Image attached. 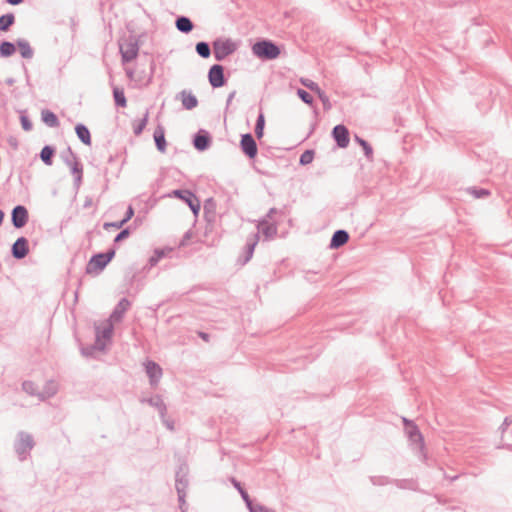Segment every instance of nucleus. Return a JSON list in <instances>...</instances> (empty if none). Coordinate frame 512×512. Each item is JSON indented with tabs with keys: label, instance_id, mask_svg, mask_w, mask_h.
Returning <instances> with one entry per match:
<instances>
[{
	"label": "nucleus",
	"instance_id": "37998d69",
	"mask_svg": "<svg viewBox=\"0 0 512 512\" xmlns=\"http://www.w3.org/2000/svg\"><path fill=\"white\" fill-rule=\"evenodd\" d=\"M315 152L312 149L305 150L299 158V164L300 165H308L310 164L314 159Z\"/></svg>",
	"mask_w": 512,
	"mask_h": 512
},
{
	"label": "nucleus",
	"instance_id": "f03ea898",
	"mask_svg": "<svg viewBox=\"0 0 512 512\" xmlns=\"http://www.w3.org/2000/svg\"><path fill=\"white\" fill-rule=\"evenodd\" d=\"M116 250L115 248H109L106 252L103 253H96L92 255V257L89 259L88 263L86 264L85 271L87 274H94L98 275L100 274L106 266L112 261V259L115 257Z\"/></svg>",
	"mask_w": 512,
	"mask_h": 512
},
{
	"label": "nucleus",
	"instance_id": "a878e982",
	"mask_svg": "<svg viewBox=\"0 0 512 512\" xmlns=\"http://www.w3.org/2000/svg\"><path fill=\"white\" fill-rule=\"evenodd\" d=\"M75 133L78 139L87 146H90L92 143L91 133L88 127L82 123H78L75 126Z\"/></svg>",
	"mask_w": 512,
	"mask_h": 512
},
{
	"label": "nucleus",
	"instance_id": "393cba45",
	"mask_svg": "<svg viewBox=\"0 0 512 512\" xmlns=\"http://www.w3.org/2000/svg\"><path fill=\"white\" fill-rule=\"evenodd\" d=\"M172 252L173 248L171 247L155 249L153 255L148 260L149 267L152 268L156 266L162 258L169 256Z\"/></svg>",
	"mask_w": 512,
	"mask_h": 512
},
{
	"label": "nucleus",
	"instance_id": "a19ab883",
	"mask_svg": "<svg viewBox=\"0 0 512 512\" xmlns=\"http://www.w3.org/2000/svg\"><path fill=\"white\" fill-rule=\"evenodd\" d=\"M22 389L31 396H37L39 394L37 385L30 380H26L22 383Z\"/></svg>",
	"mask_w": 512,
	"mask_h": 512
},
{
	"label": "nucleus",
	"instance_id": "b1692460",
	"mask_svg": "<svg viewBox=\"0 0 512 512\" xmlns=\"http://www.w3.org/2000/svg\"><path fill=\"white\" fill-rule=\"evenodd\" d=\"M16 48L19 49L20 55L24 59H32L34 56V51L28 42V40L24 38H18L16 40Z\"/></svg>",
	"mask_w": 512,
	"mask_h": 512
},
{
	"label": "nucleus",
	"instance_id": "0eeeda50",
	"mask_svg": "<svg viewBox=\"0 0 512 512\" xmlns=\"http://www.w3.org/2000/svg\"><path fill=\"white\" fill-rule=\"evenodd\" d=\"M139 45L138 41L134 37H130L123 44L120 45V53L122 57V63H128L135 59L138 55Z\"/></svg>",
	"mask_w": 512,
	"mask_h": 512
},
{
	"label": "nucleus",
	"instance_id": "7ed1b4c3",
	"mask_svg": "<svg viewBox=\"0 0 512 512\" xmlns=\"http://www.w3.org/2000/svg\"><path fill=\"white\" fill-rule=\"evenodd\" d=\"M252 52L262 60H274L278 58L281 50L280 47L271 40L262 39L252 46Z\"/></svg>",
	"mask_w": 512,
	"mask_h": 512
},
{
	"label": "nucleus",
	"instance_id": "603ef678",
	"mask_svg": "<svg viewBox=\"0 0 512 512\" xmlns=\"http://www.w3.org/2000/svg\"><path fill=\"white\" fill-rule=\"evenodd\" d=\"M301 83L314 93H317L321 88L319 85L310 79H301Z\"/></svg>",
	"mask_w": 512,
	"mask_h": 512
},
{
	"label": "nucleus",
	"instance_id": "49530a36",
	"mask_svg": "<svg viewBox=\"0 0 512 512\" xmlns=\"http://www.w3.org/2000/svg\"><path fill=\"white\" fill-rule=\"evenodd\" d=\"M97 351H104L106 349V341L101 339L100 327H96V339L93 343Z\"/></svg>",
	"mask_w": 512,
	"mask_h": 512
},
{
	"label": "nucleus",
	"instance_id": "7c9ffc66",
	"mask_svg": "<svg viewBox=\"0 0 512 512\" xmlns=\"http://www.w3.org/2000/svg\"><path fill=\"white\" fill-rule=\"evenodd\" d=\"M167 197L180 199L187 204L191 198H194V193L188 189H175L168 193Z\"/></svg>",
	"mask_w": 512,
	"mask_h": 512
},
{
	"label": "nucleus",
	"instance_id": "bb28decb",
	"mask_svg": "<svg viewBox=\"0 0 512 512\" xmlns=\"http://www.w3.org/2000/svg\"><path fill=\"white\" fill-rule=\"evenodd\" d=\"M41 120L50 128H57L60 126V121L57 115L49 109H43L41 111Z\"/></svg>",
	"mask_w": 512,
	"mask_h": 512
},
{
	"label": "nucleus",
	"instance_id": "1a4fd4ad",
	"mask_svg": "<svg viewBox=\"0 0 512 512\" xmlns=\"http://www.w3.org/2000/svg\"><path fill=\"white\" fill-rule=\"evenodd\" d=\"M258 241H259V233L258 232L251 234L247 238L243 252L237 259V263L239 265L244 266L245 264H247L250 261V259L253 257V253H254L256 245L258 244Z\"/></svg>",
	"mask_w": 512,
	"mask_h": 512
},
{
	"label": "nucleus",
	"instance_id": "c756f323",
	"mask_svg": "<svg viewBox=\"0 0 512 512\" xmlns=\"http://www.w3.org/2000/svg\"><path fill=\"white\" fill-rule=\"evenodd\" d=\"M16 52V42H10L7 40L0 41V57L9 58Z\"/></svg>",
	"mask_w": 512,
	"mask_h": 512
},
{
	"label": "nucleus",
	"instance_id": "79ce46f5",
	"mask_svg": "<svg viewBox=\"0 0 512 512\" xmlns=\"http://www.w3.org/2000/svg\"><path fill=\"white\" fill-rule=\"evenodd\" d=\"M370 482L375 486H385L393 483V479L388 476H370Z\"/></svg>",
	"mask_w": 512,
	"mask_h": 512
},
{
	"label": "nucleus",
	"instance_id": "e433bc0d",
	"mask_svg": "<svg viewBox=\"0 0 512 512\" xmlns=\"http://www.w3.org/2000/svg\"><path fill=\"white\" fill-rule=\"evenodd\" d=\"M196 53L204 59H207L211 55V48L208 42L200 41L196 43L195 46Z\"/></svg>",
	"mask_w": 512,
	"mask_h": 512
},
{
	"label": "nucleus",
	"instance_id": "9d476101",
	"mask_svg": "<svg viewBox=\"0 0 512 512\" xmlns=\"http://www.w3.org/2000/svg\"><path fill=\"white\" fill-rule=\"evenodd\" d=\"M208 80L213 88L223 87L227 83V79L224 75L223 65H212L208 71Z\"/></svg>",
	"mask_w": 512,
	"mask_h": 512
},
{
	"label": "nucleus",
	"instance_id": "cd10ccee",
	"mask_svg": "<svg viewBox=\"0 0 512 512\" xmlns=\"http://www.w3.org/2000/svg\"><path fill=\"white\" fill-rule=\"evenodd\" d=\"M56 153V148L52 145H45L40 151V159L41 161L47 165L51 166L53 164V158Z\"/></svg>",
	"mask_w": 512,
	"mask_h": 512
},
{
	"label": "nucleus",
	"instance_id": "3c124183",
	"mask_svg": "<svg viewBox=\"0 0 512 512\" xmlns=\"http://www.w3.org/2000/svg\"><path fill=\"white\" fill-rule=\"evenodd\" d=\"M113 333V325L110 323L105 326L103 329H100L101 339L105 341H110Z\"/></svg>",
	"mask_w": 512,
	"mask_h": 512
},
{
	"label": "nucleus",
	"instance_id": "aec40b11",
	"mask_svg": "<svg viewBox=\"0 0 512 512\" xmlns=\"http://www.w3.org/2000/svg\"><path fill=\"white\" fill-rule=\"evenodd\" d=\"M349 238V233L346 230H336L330 239L329 247L331 249H338L344 246L349 241Z\"/></svg>",
	"mask_w": 512,
	"mask_h": 512
},
{
	"label": "nucleus",
	"instance_id": "4be33fe9",
	"mask_svg": "<svg viewBox=\"0 0 512 512\" xmlns=\"http://www.w3.org/2000/svg\"><path fill=\"white\" fill-rule=\"evenodd\" d=\"M58 392V384L49 380L45 383L42 391H39L38 398L40 401H45L53 396H55Z\"/></svg>",
	"mask_w": 512,
	"mask_h": 512
},
{
	"label": "nucleus",
	"instance_id": "774afa93",
	"mask_svg": "<svg viewBox=\"0 0 512 512\" xmlns=\"http://www.w3.org/2000/svg\"><path fill=\"white\" fill-rule=\"evenodd\" d=\"M498 448L507 449L512 452V444H502V445L498 446Z\"/></svg>",
	"mask_w": 512,
	"mask_h": 512
},
{
	"label": "nucleus",
	"instance_id": "09e8293b",
	"mask_svg": "<svg viewBox=\"0 0 512 512\" xmlns=\"http://www.w3.org/2000/svg\"><path fill=\"white\" fill-rule=\"evenodd\" d=\"M20 123L22 126V129L24 131H31L33 128L32 121L29 119V117L25 114V111H22L20 114Z\"/></svg>",
	"mask_w": 512,
	"mask_h": 512
},
{
	"label": "nucleus",
	"instance_id": "20e7f679",
	"mask_svg": "<svg viewBox=\"0 0 512 512\" xmlns=\"http://www.w3.org/2000/svg\"><path fill=\"white\" fill-rule=\"evenodd\" d=\"M34 446L35 442L31 434L24 431L18 432L14 450L20 461L27 459Z\"/></svg>",
	"mask_w": 512,
	"mask_h": 512
},
{
	"label": "nucleus",
	"instance_id": "052dcab7",
	"mask_svg": "<svg viewBox=\"0 0 512 512\" xmlns=\"http://www.w3.org/2000/svg\"><path fill=\"white\" fill-rule=\"evenodd\" d=\"M512 424V416H506L501 424V426L499 427V430L501 431V433L503 434L504 432H506L507 428Z\"/></svg>",
	"mask_w": 512,
	"mask_h": 512
},
{
	"label": "nucleus",
	"instance_id": "4c0bfd02",
	"mask_svg": "<svg viewBox=\"0 0 512 512\" xmlns=\"http://www.w3.org/2000/svg\"><path fill=\"white\" fill-rule=\"evenodd\" d=\"M393 483L400 489L415 490L417 486L413 479H393Z\"/></svg>",
	"mask_w": 512,
	"mask_h": 512
},
{
	"label": "nucleus",
	"instance_id": "c03bdc74",
	"mask_svg": "<svg viewBox=\"0 0 512 512\" xmlns=\"http://www.w3.org/2000/svg\"><path fill=\"white\" fill-rule=\"evenodd\" d=\"M247 509L249 512H276L274 509L254 501L247 507Z\"/></svg>",
	"mask_w": 512,
	"mask_h": 512
},
{
	"label": "nucleus",
	"instance_id": "69168bd1",
	"mask_svg": "<svg viewBox=\"0 0 512 512\" xmlns=\"http://www.w3.org/2000/svg\"><path fill=\"white\" fill-rule=\"evenodd\" d=\"M276 213H277V209H276V208H274V207H273V208H270V209H269V211H268V213H267V215H266V218H265V219H267V218H272V216H273L274 214H276Z\"/></svg>",
	"mask_w": 512,
	"mask_h": 512
},
{
	"label": "nucleus",
	"instance_id": "8fccbe9b",
	"mask_svg": "<svg viewBox=\"0 0 512 512\" xmlns=\"http://www.w3.org/2000/svg\"><path fill=\"white\" fill-rule=\"evenodd\" d=\"M187 205L189 206V208L191 209V211L193 212V214L195 216L198 215L199 211H200V208H201V204H200V201L199 199L196 197V195L194 194V198H191L190 199V202L187 203Z\"/></svg>",
	"mask_w": 512,
	"mask_h": 512
},
{
	"label": "nucleus",
	"instance_id": "f704fd0d",
	"mask_svg": "<svg viewBox=\"0 0 512 512\" xmlns=\"http://www.w3.org/2000/svg\"><path fill=\"white\" fill-rule=\"evenodd\" d=\"M354 140L356 143H358L361 146V148H363L364 155L367 158V160L372 161L373 160V148L369 144V142L366 141L365 139L361 138L358 135L354 136Z\"/></svg>",
	"mask_w": 512,
	"mask_h": 512
},
{
	"label": "nucleus",
	"instance_id": "680f3d73",
	"mask_svg": "<svg viewBox=\"0 0 512 512\" xmlns=\"http://www.w3.org/2000/svg\"><path fill=\"white\" fill-rule=\"evenodd\" d=\"M197 335L205 342H209L210 341V334L206 333V332H203V331H198L197 332Z\"/></svg>",
	"mask_w": 512,
	"mask_h": 512
},
{
	"label": "nucleus",
	"instance_id": "4d7b16f0",
	"mask_svg": "<svg viewBox=\"0 0 512 512\" xmlns=\"http://www.w3.org/2000/svg\"><path fill=\"white\" fill-rule=\"evenodd\" d=\"M123 226H124V224L121 222V220L115 221V222H105L103 224V228L105 230H109L110 228L121 229Z\"/></svg>",
	"mask_w": 512,
	"mask_h": 512
},
{
	"label": "nucleus",
	"instance_id": "412c9836",
	"mask_svg": "<svg viewBox=\"0 0 512 512\" xmlns=\"http://www.w3.org/2000/svg\"><path fill=\"white\" fill-rule=\"evenodd\" d=\"M153 138L157 150L161 153H165L167 142L165 138V128L162 124H158L153 132Z\"/></svg>",
	"mask_w": 512,
	"mask_h": 512
},
{
	"label": "nucleus",
	"instance_id": "39448f33",
	"mask_svg": "<svg viewBox=\"0 0 512 512\" xmlns=\"http://www.w3.org/2000/svg\"><path fill=\"white\" fill-rule=\"evenodd\" d=\"M212 45L214 57L217 61H223L237 50V44L230 38H217Z\"/></svg>",
	"mask_w": 512,
	"mask_h": 512
},
{
	"label": "nucleus",
	"instance_id": "6e6552de",
	"mask_svg": "<svg viewBox=\"0 0 512 512\" xmlns=\"http://www.w3.org/2000/svg\"><path fill=\"white\" fill-rule=\"evenodd\" d=\"M410 426L406 427L405 433L411 442L412 445H414L415 449L419 450V452L424 455L425 450V443H424V437L422 433L420 432L418 426L415 423H409Z\"/></svg>",
	"mask_w": 512,
	"mask_h": 512
},
{
	"label": "nucleus",
	"instance_id": "a18cd8bd",
	"mask_svg": "<svg viewBox=\"0 0 512 512\" xmlns=\"http://www.w3.org/2000/svg\"><path fill=\"white\" fill-rule=\"evenodd\" d=\"M297 96L307 105H312L314 102L313 96L306 90L298 88Z\"/></svg>",
	"mask_w": 512,
	"mask_h": 512
},
{
	"label": "nucleus",
	"instance_id": "e2e57ef3",
	"mask_svg": "<svg viewBox=\"0 0 512 512\" xmlns=\"http://www.w3.org/2000/svg\"><path fill=\"white\" fill-rule=\"evenodd\" d=\"M92 204H93V199H92V197L87 196V197L85 198V200H84L83 208L87 209V208L91 207V206H92Z\"/></svg>",
	"mask_w": 512,
	"mask_h": 512
},
{
	"label": "nucleus",
	"instance_id": "5701e85b",
	"mask_svg": "<svg viewBox=\"0 0 512 512\" xmlns=\"http://www.w3.org/2000/svg\"><path fill=\"white\" fill-rule=\"evenodd\" d=\"M176 29L184 34H189L194 29V23L187 16H178L175 20Z\"/></svg>",
	"mask_w": 512,
	"mask_h": 512
},
{
	"label": "nucleus",
	"instance_id": "bf43d9fd",
	"mask_svg": "<svg viewBox=\"0 0 512 512\" xmlns=\"http://www.w3.org/2000/svg\"><path fill=\"white\" fill-rule=\"evenodd\" d=\"M134 216V208L129 205L121 222L125 225Z\"/></svg>",
	"mask_w": 512,
	"mask_h": 512
},
{
	"label": "nucleus",
	"instance_id": "c9c22d12",
	"mask_svg": "<svg viewBox=\"0 0 512 512\" xmlns=\"http://www.w3.org/2000/svg\"><path fill=\"white\" fill-rule=\"evenodd\" d=\"M148 119H149V111L147 110L143 116V118L141 119H138V120H135L133 122V133L136 135V136H139L143 130L145 129L147 123H148Z\"/></svg>",
	"mask_w": 512,
	"mask_h": 512
},
{
	"label": "nucleus",
	"instance_id": "473e14b6",
	"mask_svg": "<svg viewBox=\"0 0 512 512\" xmlns=\"http://www.w3.org/2000/svg\"><path fill=\"white\" fill-rule=\"evenodd\" d=\"M230 482L232 483V485L234 486V488L239 492V494L241 495V498L243 499V501L245 502L246 504V507H248L249 505H251V503L253 502V500L250 498L248 492L242 487L241 483L235 478V477H231L230 478Z\"/></svg>",
	"mask_w": 512,
	"mask_h": 512
},
{
	"label": "nucleus",
	"instance_id": "0e129e2a",
	"mask_svg": "<svg viewBox=\"0 0 512 512\" xmlns=\"http://www.w3.org/2000/svg\"><path fill=\"white\" fill-rule=\"evenodd\" d=\"M235 95H236V91L235 90L232 91L231 93H229V95L227 97V101H226V106L227 107L231 104V102L234 99Z\"/></svg>",
	"mask_w": 512,
	"mask_h": 512
},
{
	"label": "nucleus",
	"instance_id": "2eb2a0df",
	"mask_svg": "<svg viewBox=\"0 0 512 512\" xmlns=\"http://www.w3.org/2000/svg\"><path fill=\"white\" fill-rule=\"evenodd\" d=\"M331 135L339 148H346L349 145V130L345 125L338 124L334 126Z\"/></svg>",
	"mask_w": 512,
	"mask_h": 512
},
{
	"label": "nucleus",
	"instance_id": "9b49d317",
	"mask_svg": "<svg viewBox=\"0 0 512 512\" xmlns=\"http://www.w3.org/2000/svg\"><path fill=\"white\" fill-rule=\"evenodd\" d=\"M29 221V213L24 205H16L11 211V223L14 228H23Z\"/></svg>",
	"mask_w": 512,
	"mask_h": 512
},
{
	"label": "nucleus",
	"instance_id": "13d9d810",
	"mask_svg": "<svg viewBox=\"0 0 512 512\" xmlns=\"http://www.w3.org/2000/svg\"><path fill=\"white\" fill-rule=\"evenodd\" d=\"M163 425L166 426V428L170 431H174L175 430V423L173 420L167 418V414H164V417H160Z\"/></svg>",
	"mask_w": 512,
	"mask_h": 512
},
{
	"label": "nucleus",
	"instance_id": "ea45409f",
	"mask_svg": "<svg viewBox=\"0 0 512 512\" xmlns=\"http://www.w3.org/2000/svg\"><path fill=\"white\" fill-rule=\"evenodd\" d=\"M467 192L474 196L476 199L486 198L491 194L490 190L478 187H469L467 188Z\"/></svg>",
	"mask_w": 512,
	"mask_h": 512
},
{
	"label": "nucleus",
	"instance_id": "864d4df0",
	"mask_svg": "<svg viewBox=\"0 0 512 512\" xmlns=\"http://www.w3.org/2000/svg\"><path fill=\"white\" fill-rule=\"evenodd\" d=\"M130 235V228L129 227H126L124 229H122L114 238L113 242L114 244H118L120 243L121 241L125 240L126 238H128Z\"/></svg>",
	"mask_w": 512,
	"mask_h": 512
},
{
	"label": "nucleus",
	"instance_id": "f3484780",
	"mask_svg": "<svg viewBox=\"0 0 512 512\" xmlns=\"http://www.w3.org/2000/svg\"><path fill=\"white\" fill-rule=\"evenodd\" d=\"M140 402L142 404H148L154 408H156L159 412L160 417H164V414H167V406L165 402L163 401V398L161 395L156 394L152 397H142L140 398Z\"/></svg>",
	"mask_w": 512,
	"mask_h": 512
},
{
	"label": "nucleus",
	"instance_id": "423d86ee",
	"mask_svg": "<svg viewBox=\"0 0 512 512\" xmlns=\"http://www.w3.org/2000/svg\"><path fill=\"white\" fill-rule=\"evenodd\" d=\"M67 152L71 155L72 159H64V162L70 167L71 173L74 177L73 186L78 190L83 180V165L70 147L67 148Z\"/></svg>",
	"mask_w": 512,
	"mask_h": 512
},
{
	"label": "nucleus",
	"instance_id": "de8ad7c7",
	"mask_svg": "<svg viewBox=\"0 0 512 512\" xmlns=\"http://www.w3.org/2000/svg\"><path fill=\"white\" fill-rule=\"evenodd\" d=\"M316 94L320 101L322 102L324 110H330L332 108V105L328 95L322 89H320Z\"/></svg>",
	"mask_w": 512,
	"mask_h": 512
},
{
	"label": "nucleus",
	"instance_id": "a211bd4d",
	"mask_svg": "<svg viewBox=\"0 0 512 512\" xmlns=\"http://www.w3.org/2000/svg\"><path fill=\"white\" fill-rule=\"evenodd\" d=\"M131 307V302L127 298H121L110 314V320L114 322L122 321L125 312Z\"/></svg>",
	"mask_w": 512,
	"mask_h": 512
},
{
	"label": "nucleus",
	"instance_id": "2f4dec72",
	"mask_svg": "<svg viewBox=\"0 0 512 512\" xmlns=\"http://www.w3.org/2000/svg\"><path fill=\"white\" fill-rule=\"evenodd\" d=\"M16 18L13 13H6L0 16V31L7 32L15 24Z\"/></svg>",
	"mask_w": 512,
	"mask_h": 512
},
{
	"label": "nucleus",
	"instance_id": "4468645a",
	"mask_svg": "<svg viewBox=\"0 0 512 512\" xmlns=\"http://www.w3.org/2000/svg\"><path fill=\"white\" fill-rule=\"evenodd\" d=\"M29 254V241L21 236L11 246V255L16 260H22Z\"/></svg>",
	"mask_w": 512,
	"mask_h": 512
},
{
	"label": "nucleus",
	"instance_id": "58836bf2",
	"mask_svg": "<svg viewBox=\"0 0 512 512\" xmlns=\"http://www.w3.org/2000/svg\"><path fill=\"white\" fill-rule=\"evenodd\" d=\"M264 127H265V117L262 112L259 113L256 124H255V135L258 140H260L264 135Z\"/></svg>",
	"mask_w": 512,
	"mask_h": 512
},
{
	"label": "nucleus",
	"instance_id": "c85d7f7f",
	"mask_svg": "<svg viewBox=\"0 0 512 512\" xmlns=\"http://www.w3.org/2000/svg\"><path fill=\"white\" fill-rule=\"evenodd\" d=\"M258 229L267 238H273L277 233V226L273 223H269L267 219H262L259 222Z\"/></svg>",
	"mask_w": 512,
	"mask_h": 512
},
{
	"label": "nucleus",
	"instance_id": "6e6d98bb",
	"mask_svg": "<svg viewBox=\"0 0 512 512\" xmlns=\"http://www.w3.org/2000/svg\"><path fill=\"white\" fill-rule=\"evenodd\" d=\"M215 210V203L212 198H209L204 203V212L207 215L210 212H214Z\"/></svg>",
	"mask_w": 512,
	"mask_h": 512
},
{
	"label": "nucleus",
	"instance_id": "ddd939ff",
	"mask_svg": "<svg viewBox=\"0 0 512 512\" xmlns=\"http://www.w3.org/2000/svg\"><path fill=\"white\" fill-rule=\"evenodd\" d=\"M192 144L199 152L208 150L212 144V137L205 129H199L193 136Z\"/></svg>",
	"mask_w": 512,
	"mask_h": 512
},
{
	"label": "nucleus",
	"instance_id": "f8f14e48",
	"mask_svg": "<svg viewBox=\"0 0 512 512\" xmlns=\"http://www.w3.org/2000/svg\"><path fill=\"white\" fill-rule=\"evenodd\" d=\"M240 148L243 154L249 159H254L257 156V143L251 133L241 135Z\"/></svg>",
	"mask_w": 512,
	"mask_h": 512
},
{
	"label": "nucleus",
	"instance_id": "5fc2aeb1",
	"mask_svg": "<svg viewBox=\"0 0 512 512\" xmlns=\"http://www.w3.org/2000/svg\"><path fill=\"white\" fill-rule=\"evenodd\" d=\"M95 351L97 350L93 344L81 348V354L85 357H92Z\"/></svg>",
	"mask_w": 512,
	"mask_h": 512
},
{
	"label": "nucleus",
	"instance_id": "f257e3e1",
	"mask_svg": "<svg viewBox=\"0 0 512 512\" xmlns=\"http://www.w3.org/2000/svg\"><path fill=\"white\" fill-rule=\"evenodd\" d=\"M189 467L187 463L179 464L175 473V488L178 495L179 508L182 512H186V493L189 486Z\"/></svg>",
	"mask_w": 512,
	"mask_h": 512
},
{
	"label": "nucleus",
	"instance_id": "6ab92c4d",
	"mask_svg": "<svg viewBox=\"0 0 512 512\" xmlns=\"http://www.w3.org/2000/svg\"><path fill=\"white\" fill-rule=\"evenodd\" d=\"M176 98L181 100L182 106L186 110H192L198 106L197 97L190 91L182 90L177 94Z\"/></svg>",
	"mask_w": 512,
	"mask_h": 512
},
{
	"label": "nucleus",
	"instance_id": "338daca9",
	"mask_svg": "<svg viewBox=\"0 0 512 512\" xmlns=\"http://www.w3.org/2000/svg\"><path fill=\"white\" fill-rule=\"evenodd\" d=\"M8 4L16 6L21 4L24 0H5Z\"/></svg>",
	"mask_w": 512,
	"mask_h": 512
},
{
	"label": "nucleus",
	"instance_id": "72a5a7b5",
	"mask_svg": "<svg viewBox=\"0 0 512 512\" xmlns=\"http://www.w3.org/2000/svg\"><path fill=\"white\" fill-rule=\"evenodd\" d=\"M112 92H113V98H114L115 105L117 107H121V108L126 107L127 99L124 94V90L122 88L114 86Z\"/></svg>",
	"mask_w": 512,
	"mask_h": 512
},
{
	"label": "nucleus",
	"instance_id": "dca6fc26",
	"mask_svg": "<svg viewBox=\"0 0 512 512\" xmlns=\"http://www.w3.org/2000/svg\"><path fill=\"white\" fill-rule=\"evenodd\" d=\"M146 373L149 377V382L151 386L158 385L161 377H162V368L159 364L154 361H147L145 364Z\"/></svg>",
	"mask_w": 512,
	"mask_h": 512
}]
</instances>
